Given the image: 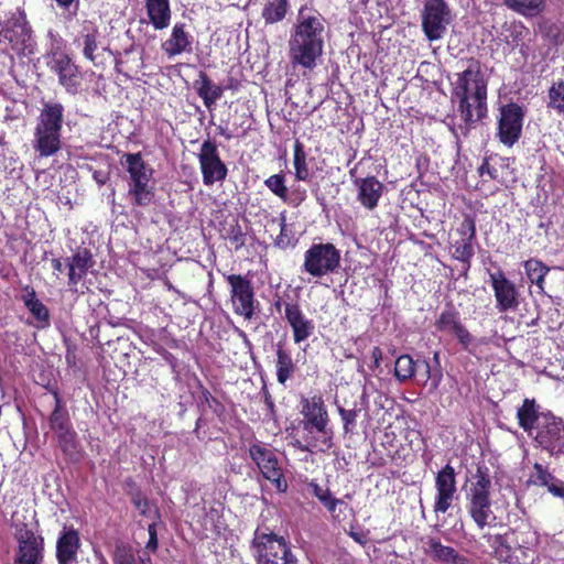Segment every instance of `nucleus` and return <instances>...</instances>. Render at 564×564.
I'll return each mask as SVG.
<instances>
[{
	"label": "nucleus",
	"instance_id": "1",
	"mask_svg": "<svg viewBox=\"0 0 564 564\" xmlns=\"http://www.w3.org/2000/svg\"><path fill=\"white\" fill-rule=\"evenodd\" d=\"M325 25L322 15L302 7L289 40V57L293 66L312 70L323 55Z\"/></svg>",
	"mask_w": 564,
	"mask_h": 564
},
{
	"label": "nucleus",
	"instance_id": "2",
	"mask_svg": "<svg viewBox=\"0 0 564 564\" xmlns=\"http://www.w3.org/2000/svg\"><path fill=\"white\" fill-rule=\"evenodd\" d=\"M491 487L492 484L488 469L484 466H478L475 475H473L466 497L468 513L481 530L496 520L491 509Z\"/></svg>",
	"mask_w": 564,
	"mask_h": 564
},
{
	"label": "nucleus",
	"instance_id": "3",
	"mask_svg": "<svg viewBox=\"0 0 564 564\" xmlns=\"http://www.w3.org/2000/svg\"><path fill=\"white\" fill-rule=\"evenodd\" d=\"M121 164L130 176L129 195L137 206H148L154 198L153 169L144 162L141 153H126Z\"/></svg>",
	"mask_w": 564,
	"mask_h": 564
},
{
	"label": "nucleus",
	"instance_id": "4",
	"mask_svg": "<svg viewBox=\"0 0 564 564\" xmlns=\"http://www.w3.org/2000/svg\"><path fill=\"white\" fill-rule=\"evenodd\" d=\"M252 552L257 564H297L290 542L275 533L256 531Z\"/></svg>",
	"mask_w": 564,
	"mask_h": 564
},
{
	"label": "nucleus",
	"instance_id": "5",
	"mask_svg": "<svg viewBox=\"0 0 564 564\" xmlns=\"http://www.w3.org/2000/svg\"><path fill=\"white\" fill-rule=\"evenodd\" d=\"M340 265V251L333 243H314L304 253L303 271L314 278L334 273Z\"/></svg>",
	"mask_w": 564,
	"mask_h": 564
},
{
	"label": "nucleus",
	"instance_id": "6",
	"mask_svg": "<svg viewBox=\"0 0 564 564\" xmlns=\"http://www.w3.org/2000/svg\"><path fill=\"white\" fill-rule=\"evenodd\" d=\"M421 19L424 35L433 42L444 37L453 22V14L445 0H425Z\"/></svg>",
	"mask_w": 564,
	"mask_h": 564
},
{
	"label": "nucleus",
	"instance_id": "7",
	"mask_svg": "<svg viewBox=\"0 0 564 564\" xmlns=\"http://www.w3.org/2000/svg\"><path fill=\"white\" fill-rule=\"evenodd\" d=\"M534 443L550 455L564 454V421L551 412L542 413L535 425Z\"/></svg>",
	"mask_w": 564,
	"mask_h": 564
},
{
	"label": "nucleus",
	"instance_id": "8",
	"mask_svg": "<svg viewBox=\"0 0 564 564\" xmlns=\"http://www.w3.org/2000/svg\"><path fill=\"white\" fill-rule=\"evenodd\" d=\"M249 455L258 466L262 476L269 480L279 492L288 489L283 470L274 448L264 443H254L249 447Z\"/></svg>",
	"mask_w": 564,
	"mask_h": 564
},
{
	"label": "nucleus",
	"instance_id": "9",
	"mask_svg": "<svg viewBox=\"0 0 564 564\" xmlns=\"http://www.w3.org/2000/svg\"><path fill=\"white\" fill-rule=\"evenodd\" d=\"M455 95L458 98H469L476 102L478 116L486 113L487 83L477 64H471L458 74L455 85Z\"/></svg>",
	"mask_w": 564,
	"mask_h": 564
},
{
	"label": "nucleus",
	"instance_id": "10",
	"mask_svg": "<svg viewBox=\"0 0 564 564\" xmlns=\"http://www.w3.org/2000/svg\"><path fill=\"white\" fill-rule=\"evenodd\" d=\"M225 278L230 286L234 313L246 319H251L258 306L251 280L241 274H226Z\"/></svg>",
	"mask_w": 564,
	"mask_h": 564
},
{
	"label": "nucleus",
	"instance_id": "11",
	"mask_svg": "<svg viewBox=\"0 0 564 564\" xmlns=\"http://www.w3.org/2000/svg\"><path fill=\"white\" fill-rule=\"evenodd\" d=\"M0 36L17 53H23L31 46L32 31L22 10L10 12L0 22Z\"/></svg>",
	"mask_w": 564,
	"mask_h": 564
},
{
	"label": "nucleus",
	"instance_id": "12",
	"mask_svg": "<svg viewBox=\"0 0 564 564\" xmlns=\"http://www.w3.org/2000/svg\"><path fill=\"white\" fill-rule=\"evenodd\" d=\"M302 422L304 431L312 434L316 431L322 434V443L326 449L332 446V432L327 429L328 413L321 397L303 400Z\"/></svg>",
	"mask_w": 564,
	"mask_h": 564
},
{
	"label": "nucleus",
	"instance_id": "13",
	"mask_svg": "<svg viewBox=\"0 0 564 564\" xmlns=\"http://www.w3.org/2000/svg\"><path fill=\"white\" fill-rule=\"evenodd\" d=\"M47 66L58 77V83L67 93L76 94L80 86V74L77 65L70 56L62 51L55 50L50 54Z\"/></svg>",
	"mask_w": 564,
	"mask_h": 564
},
{
	"label": "nucleus",
	"instance_id": "14",
	"mask_svg": "<svg viewBox=\"0 0 564 564\" xmlns=\"http://www.w3.org/2000/svg\"><path fill=\"white\" fill-rule=\"evenodd\" d=\"M198 162L205 185L210 186L226 178L227 166L221 161L216 144L210 140L203 142L198 153Z\"/></svg>",
	"mask_w": 564,
	"mask_h": 564
},
{
	"label": "nucleus",
	"instance_id": "15",
	"mask_svg": "<svg viewBox=\"0 0 564 564\" xmlns=\"http://www.w3.org/2000/svg\"><path fill=\"white\" fill-rule=\"evenodd\" d=\"M436 495L434 498L433 511L445 513L452 507L457 494L456 473L452 465H445L435 477Z\"/></svg>",
	"mask_w": 564,
	"mask_h": 564
},
{
	"label": "nucleus",
	"instance_id": "16",
	"mask_svg": "<svg viewBox=\"0 0 564 564\" xmlns=\"http://www.w3.org/2000/svg\"><path fill=\"white\" fill-rule=\"evenodd\" d=\"M524 113L517 104L501 107L498 121V138L505 145H513L520 138Z\"/></svg>",
	"mask_w": 564,
	"mask_h": 564
},
{
	"label": "nucleus",
	"instance_id": "17",
	"mask_svg": "<svg viewBox=\"0 0 564 564\" xmlns=\"http://www.w3.org/2000/svg\"><path fill=\"white\" fill-rule=\"evenodd\" d=\"M496 299V307L500 313L514 310L518 302V291L513 282L507 279L501 269L488 272Z\"/></svg>",
	"mask_w": 564,
	"mask_h": 564
},
{
	"label": "nucleus",
	"instance_id": "18",
	"mask_svg": "<svg viewBox=\"0 0 564 564\" xmlns=\"http://www.w3.org/2000/svg\"><path fill=\"white\" fill-rule=\"evenodd\" d=\"M19 550L15 564H40L43 555V539L28 529H21L17 533Z\"/></svg>",
	"mask_w": 564,
	"mask_h": 564
},
{
	"label": "nucleus",
	"instance_id": "19",
	"mask_svg": "<svg viewBox=\"0 0 564 564\" xmlns=\"http://www.w3.org/2000/svg\"><path fill=\"white\" fill-rule=\"evenodd\" d=\"M357 200L368 210H373L383 194L384 185L375 176L356 177Z\"/></svg>",
	"mask_w": 564,
	"mask_h": 564
},
{
	"label": "nucleus",
	"instance_id": "20",
	"mask_svg": "<svg viewBox=\"0 0 564 564\" xmlns=\"http://www.w3.org/2000/svg\"><path fill=\"white\" fill-rule=\"evenodd\" d=\"M285 319L293 330L294 343L300 344L313 335L315 325L297 304H285Z\"/></svg>",
	"mask_w": 564,
	"mask_h": 564
},
{
	"label": "nucleus",
	"instance_id": "21",
	"mask_svg": "<svg viewBox=\"0 0 564 564\" xmlns=\"http://www.w3.org/2000/svg\"><path fill=\"white\" fill-rule=\"evenodd\" d=\"M422 543L423 552L435 561L444 564H470L467 557L460 555L452 546L442 544L436 538H423Z\"/></svg>",
	"mask_w": 564,
	"mask_h": 564
},
{
	"label": "nucleus",
	"instance_id": "22",
	"mask_svg": "<svg viewBox=\"0 0 564 564\" xmlns=\"http://www.w3.org/2000/svg\"><path fill=\"white\" fill-rule=\"evenodd\" d=\"M161 48L169 58L192 52V36L185 30L184 23L174 24L170 36L162 42Z\"/></svg>",
	"mask_w": 564,
	"mask_h": 564
},
{
	"label": "nucleus",
	"instance_id": "23",
	"mask_svg": "<svg viewBox=\"0 0 564 564\" xmlns=\"http://www.w3.org/2000/svg\"><path fill=\"white\" fill-rule=\"evenodd\" d=\"M147 22L155 31H162L170 26L172 10L170 0H144Z\"/></svg>",
	"mask_w": 564,
	"mask_h": 564
},
{
	"label": "nucleus",
	"instance_id": "24",
	"mask_svg": "<svg viewBox=\"0 0 564 564\" xmlns=\"http://www.w3.org/2000/svg\"><path fill=\"white\" fill-rule=\"evenodd\" d=\"M80 541L78 532L64 528L56 543V556L59 564H73L76 562Z\"/></svg>",
	"mask_w": 564,
	"mask_h": 564
},
{
	"label": "nucleus",
	"instance_id": "25",
	"mask_svg": "<svg viewBox=\"0 0 564 564\" xmlns=\"http://www.w3.org/2000/svg\"><path fill=\"white\" fill-rule=\"evenodd\" d=\"M64 107L58 102L44 104L39 117L37 130L61 132Z\"/></svg>",
	"mask_w": 564,
	"mask_h": 564
},
{
	"label": "nucleus",
	"instance_id": "26",
	"mask_svg": "<svg viewBox=\"0 0 564 564\" xmlns=\"http://www.w3.org/2000/svg\"><path fill=\"white\" fill-rule=\"evenodd\" d=\"M543 412H539V406L534 399H524L522 405L517 411L519 425L530 435L535 430Z\"/></svg>",
	"mask_w": 564,
	"mask_h": 564
},
{
	"label": "nucleus",
	"instance_id": "27",
	"mask_svg": "<svg viewBox=\"0 0 564 564\" xmlns=\"http://www.w3.org/2000/svg\"><path fill=\"white\" fill-rule=\"evenodd\" d=\"M194 88L207 108L214 106L223 96V88L219 85L213 84L204 72L199 73V78L195 80Z\"/></svg>",
	"mask_w": 564,
	"mask_h": 564
},
{
	"label": "nucleus",
	"instance_id": "28",
	"mask_svg": "<svg viewBox=\"0 0 564 564\" xmlns=\"http://www.w3.org/2000/svg\"><path fill=\"white\" fill-rule=\"evenodd\" d=\"M91 265V257L87 250L78 251L68 259L67 267L69 269V284L76 285L87 273Z\"/></svg>",
	"mask_w": 564,
	"mask_h": 564
},
{
	"label": "nucleus",
	"instance_id": "29",
	"mask_svg": "<svg viewBox=\"0 0 564 564\" xmlns=\"http://www.w3.org/2000/svg\"><path fill=\"white\" fill-rule=\"evenodd\" d=\"M34 148L42 156L53 155L61 148V132L35 129Z\"/></svg>",
	"mask_w": 564,
	"mask_h": 564
},
{
	"label": "nucleus",
	"instance_id": "30",
	"mask_svg": "<svg viewBox=\"0 0 564 564\" xmlns=\"http://www.w3.org/2000/svg\"><path fill=\"white\" fill-rule=\"evenodd\" d=\"M484 539L491 549L492 556L501 563H507L512 557V549L507 536L502 534H485Z\"/></svg>",
	"mask_w": 564,
	"mask_h": 564
},
{
	"label": "nucleus",
	"instance_id": "31",
	"mask_svg": "<svg viewBox=\"0 0 564 564\" xmlns=\"http://www.w3.org/2000/svg\"><path fill=\"white\" fill-rule=\"evenodd\" d=\"M505 4L524 17H536L544 10V0H503Z\"/></svg>",
	"mask_w": 564,
	"mask_h": 564
},
{
	"label": "nucleus",
	"instance_id": "32",
	"mask_svg": "<svg viewBox=\"0 0 564 564\" xmlns=\"http://www.w3.org/2000/svg\"><path fill=\"white\" fill-rule=\"evenodd\" d=\"M52 429L58 434L63 445L70 446L74 442V433L69 431L67 420L64 414L59 411L58 406L53 411L51 419Z\"/></svg>",
	"mask_w": 564,
	"mask_h": 564
},
{
	"label": "nucleus",
	"instance_id": "33",
	"mask_svg": "<svg viewBox=\"0 0 564 564\" xmlns=\"http://www.w3.org/2000/svg\"><path fill=\"white\" fill-rule=\"evenodd\" d=\"M524 270L528 279L532 284H535L540 291L544 290V278L550 271L542 261L538 259H529L524 262Z\"/></svg>",
	"mask_w": 564,
	"mask_h": 564
},
{
	"label": "nucleus",
	"instance_id": "34",
	"mask_svg": "<svg viewBox=\"0 0 564 564\" xmlns=\"http://www.w3.org/2000/svg\"><path fill=\"white\" fill-rule=\"evenodd\" d=\"M288 8V0H270L262 9V18L268 24L280 22L285 18Z\"/></svg>",
	"mask_w": 564,
	"mask_h": 564
},
{
	"label": "nucleus",
	"instance_id": "35",
	"mask_svg": "<svg viewBox=\"0 0 564 564\" xmlns=\"http://www.w3.org/2000/svg\"><path fill=\"white\" fill-rule=\"evenodd\" d=\"M24 304L39 322L41 327H44L48 324V310L40 300L36 299L34 290H31L28 295L24 296Z\"/></svg>",
	"mask_w": 564,
	"mask_h": 564
},
{
	"label": "nucleus",
	"instance_id": "36",
	"mask_svg": "<svg viewBox=\"0 0 564 564\" xmlns=\"http://www.w3.org/2000/svg\"><path fill=\"white\" fill-rule=\"evenodd\" d=\"M420 365L422 362L414 361L410 355H402L395 360L394 376L400 382L406 381L414 376L415 369Z\"/></svg>",
	"mask_w": 564,
	"mask_h": 564
},
{
	"label": "nucleus",
	"instance_id": "37",
	"mask_svg": "<svg viewBox=\"0 0 564 564\" xmlns=\"http://www.w3.org/2000/svg\"><path fill=\"white\" fill-rule=\"evenodd\" d=\"M294 372V364L291 355L282 348L276 351V379L284 384Z\"/></svg>",
	"mask_w": 564,
	"mask_h": 564
},
{
	"label": "nucleus",
	"instance_id": "38",
	"mask_svg": "<svg viewBox=\"0 0 564 564\" xmlns=\"http://www.w3.org/2000/svg\"><path fill=\"white\" fill-rule=\"evenodd\" d=\"M502 35L509 45L516 47L529 35V30L521 22L513 21L505 25Z\"/></svg>",
	"mask_w": 564,
	"mask_h": 564
},
{
	"label": "nucleus",
	"instance_id": "39",
	"mask_svg": "<svg viewBox=\"0 0 564 564\" xmlns=\"http://www.w3.org/2000/svg\"><path fill=\"white\" fill-rule=\"evenodd\" d=\"M293 164L295 169V176L300 181H306L310 176L308 167L306 164V154L304 147L300 141L294 144V159Z\"/></svg>",
	"mask_w": 564,
	"mask_h": 564
},
{
	"label": "nucleus",
	"instance_id": "40",
	"mask_svg": "<svg viewBox=\"0 0 564 564\" xmlns=\"http://www.w3.org/2000/svg\"><path fill=\"white\" fill-rule=\"evenodd\" d=\"M459 111L462 119L467 126H471L484 117L478 116V111L476 110V102L469 98H459Z\"/></svg>",
	"mask_w": 564,
	"mask_h": 564
},
{
	"label": "nucleus",
	"instance_id": "41",
	"mask_svg": "<svg viewBox=\"0 0 564 564\" xmlns=\"http://www.w3.org/2000/svg\"><path fill=\"white\" fill-rule=\"evenodd\" d=\"M113 564H144L142 557H137L131 547L118 545L113 555Z\"/></svg>",
	"mask_w": 564,
	"mask_h": 564
},
{
	"label": "nucleus",
	"instance_id": "42",
	"mask_svg": "<svg viewBox=\"0 0 564 564\" xmlns=\"http://www.w3.org/2000/svg\"><path fill=\"white\" fill-rule=\"evenodd\" d=\"M462 325L457 314L453 311H444L441 313L436 321V326L442 332H449L454 334L456 329Z\"/></svg>",
	"mask_w": 564,
	"mask_h": 564
},
{
	"label": "nucleus",
	"instance_id": "43",
	"mask_svg": "<svg viewBox=\"0 0 564 564\" xmlns=\"http://www.w3.org/2000/svg\"><path fill=\"white\" fill-rule=\"evenodd\" d=\"M549 106L564 116V82L553 84L549 90Z\"/></svg>",
	"mask_w": 564,
	"mask_h": 564
},
{
	"label": "nucleus",
	"instance_id": "44",
	"mask_svg": "<svg viewBox=\"0 0 564 564\" xmlns=\"http://www.w3.org/2000/svg\"><path fill=\"white\" fill-rule=\"evenodd\" d=\"M84 31H86V33L83 34V54L87 59L94 62L95 52L98 48V31L97 29H93L91 31H89L86 28L84 29Z\"/></svg>",
	"mask_w": 564,
	"mask_h": 564
},
{
	"label": "nucleus",
	"instance_id": "45",
	"mask_svg": "<svg viewBox=\"0 0 564 564\" xmlns=\"http://www.w3.org/2000/svg\"><path fill=\"white\" fill-rule=\"evenodd\" d=\"M265 186L278 197L286 200L288 187L284 184V176L281 174H274L264 181Z\"/></svg>",
	"mask_w": 564,
	"mask_h": 564
},
{
	"label": "nucleus",
	"instance_id": "46",
	"mask_svg": "<svg viewBox=\"0 0 564 564\" xmlns=\"http://www.w3.org/2000/svg\"><path fill=\"white\" fill-rule=\"evenodd\" d=\"M473 241H466V240H457L454 243V257L456 260L469 263L470 259L474 256V249L471 246Z\"/></svg>",
	"mask_w": 564,
	"mask_h": 564
},
{
	"label": "nucleus",
	"instance_id": "47",
	"mask_svg": "<svg viewBox=\"0 0 564 564\" xmlns=\"http://www.w3.org/2000/svg\"><path fill=\"white\" fill-rule=\"evenodd\" d=\"M457 232L462 240L473 241L476 236L475 221L470 217H466L459 225Z\"/></svg>",
	"mask_w": 564,
	"mask_h": 564
},
{
	"label": "nucleus",
	"instance_id": "48",
	"mask_svg": "<svg viewBox=\"0 0 564 564\" xmlns=\"http://www.w3.org/2000/svg\"><path fill=\"white\" fill-rule=\"evenodd\" d=\"M338 412L344 423V431L346 433L352 432L356 426L358 411L356 409L346 410L339 406Z\"/></svg>",
	"mask_w": 564,
	"mask_h": 564
},
{
	"label": "nucleus",
	"instance_id": "49",
	"mask_svg": "<svg viewBox=\"0 0 564 564\" xmlns=\"http://www.w3.org/2000/svg\"><path fill=\"white\" fill-rule=\"evenodd\" d=\"M534 470V482L536 485L547 487L554 480V477L541 464H535Z\"/></svg>",
	"mask_w": 564,
	"mask_h": 564
},
{
	"label": "nucleus",
	"instance_id": "50",
	"mask_svg": "<svg viewBox=\"0 0 564 564\" xmlns=\"http://www.w3.org/2000/svg\"><path fill=\"white\" fill-rule=\"evenodd\" d=\"M460 345L464 347V349H469V346L474 341V337L465 328V326L460 325L456 332L454 333Z\"/></svg>",
	"mask_w": 564,
	"mask_h": 564
},
{
	"label": "nucleus",
	"instance_id": "51",
	"mask_svg": "<svg viewBox=\"0 0 564 564\" xmlns=\"http://www.w3.org/2000/svg\"><path fill=\"white\" fill-rule=\"evenodd\" d=\"M479 175L485 181L496 180L498 177V171L491 166L487 159L484 160L481 165L478 167Z\"/></svg>",
	"mask_w": 564,
	"mask_h": 564
},
{
	"label": "nucleus",
	"instance_id": "52",
	"mask_svg": "<svg viewBox=\"0 0 564 564\" xmlns=\"http://www.w3.org/2000/svg\"><path fill=\"white\" fill-rule=\"evenodd\" d=\"M229 240L236 250L240 249L245 245V235L239 226L231 229Z\"/></svg>",
	"mask_w": 564,
	"mask_h": 564
},
{
	"label": "nucleus",
	"instance_id": "53",
	"mask_svg": "<svg viewBox=\"0 0 564 564\" xmlns=\"http://www.w3.org/2000/svg\"><path fill=\"white\" fill-rule=\"evenodd\" d=\"M324 507L332 513L336 511L337 506L344 505V501L337 498H334L330 491L324 496L323 499L319 500Z\"/></svg>",
	"mask_w": 564,
	"mask_h": 564
},
{
	"label": "nucleus",
	"instance_id": "54",
	"mask_svg": "<svg viewBox=\"0 0 564 564\" xmlns=\"http://www.w3.org/2000/svg\"><path fill=\"white\" fill-rule=\"evenodd\" d=\"M422 365L425 369L426 379L431 380L432 387L436 389L442 380V373L440 371L432 373L431 367L427 361L423 360Z\"/></svg>",
	"mask_w": 564,
	"mask_h": 564
},
{
	"label": "nucleus",
	"instance_id": "55",
	"mask_svg": "<svg viewBox=\"0 0 564 564\" xmlns=\"http://www.w3.org/2000/svg\"><path fill=\"white\" fill-rule=\"evenodd\" d=\"M280 228H281V231H280V235L278 236L276 240H275V245L281 247V248H284L289 245L290 240H289V237L286 235V224H285V217H282L280 219Z\"/></svg>",
	"mask_w": 564,
	"mask_h": 564
},
{
	"label": "nucleus",
	"instance_id": "56",
	"mask_svg": "<svg viewBox=\"0 0 564 564\" xmlns=\"http://www.w3.org/2000/svg\"><path fill=\"white\" fill-rule=\"evenodd\" d=\"M149 541L145 545L147 550L154 552L158 549V536L155 524H150L148 528Z\"/></svg>",
	"mask_w": 564,
	"mask_h": 564
},
{
	"label": "nucleus",
	"instance_id": "57",
	"mask_svg": "<svg viewBox=\"0 0 564 564\" xmlns=\"http://www.w3.org/2000/svg\"><path fill=\"white\" fill-rule=\"evenodd\" d=\"M133 505L137 507V509L140 510L142 514H145L148 511V500L140 495H135L132 498Z\"/></svg>",
	"mask_w": 564,
	"mask_h": 564
},
{
	"label": "nucleus",
	"instance_id": "58",
	"mask_svg": "<svg viewBox=\"0 0 564 564\" xmlns=\"http://www.w3.org/2000/svg\"><path fill=\"white\" fill-rule=\"evenodd\" d=\"M349 536L357 543L366 545L368 543L367 535L364 532L350 531Z\"/></svg>",
	"mask_w": 564,
	"mask_h": 564
},
{
	"label": "nucleus",
	"instance_id": "59",
	"mask_svg": "<svg viewBox=\"0 0 564 564\" xmlns=\"http://www.w3.org/2000/svg\"><path fill=\"white\" fill-rule=\"evenodd\" d=\"M549 491L554 496L564 498V487L562 485H556L553 481L547 486Z\"/></svg>",
	"mask_w": 564,
	"mask_h": 564
},
{
	"label": "nucleus",
	"instance_id": "60",
	"mask_svg": "<svg viewBox=\"0 0 564 564\" xmlns=\"http://www.w3.org/2000/svg\"><path fill=\"white\" fill-rule=\"evenodd\" d=\"M311 487H312L313 495H314L318 500L323 499V498H324V496H326V495H327V492L329 491L328 489H324V488H322V487H321L319 485H317V484H312V485H311Z\"/></svg>",
	"mask_w": 564,
	"mask_h": 564
},
{
	"label": "nucleus",
	"instance_id": "61",
	"mask_svg": "<svg viewBox=\"0 0 564 564\" xmlns=\"http://www.w3.org/2000/svg\"><path fill=\"white\" fill-rule=\"evenodd\" d=\"M371 357L375 361V365L376 366H379L380 364V360L382 359V351L379 347H373L372 351H371Z\"/></svg>",
	"mask_w": 564,
	"mask_h": 564
},
{
	"label": "nucleus",
	"instance_id": "62",
	"mask_svg": "<svg viewBox=\"0 0 564 564\" xmlns=\"http://www.w3.org/2000/svg\"><path fill=\"white\" fill-rule=\"evenodd\" d=\"M301 451H310V447H316V443L312 440L307 441V445H302L300 442L296 444Z\"/></svg>",
	"mask_w": 564,
	"mask_h": 564
},
{
	"label": "nucleus",
	"instance_id": "63",
	"mask_svg": "<svg viewBox=\"0 0 564 564\" xmlns=\"http://www.w3.org/2000/svg\"><path fill=\"white\" fill-rule=\"evenodd\" d=\"M52 268L54 271H57V272H63V270H64V265L61 262V260H58V259L52 260Z\"/></svg>",
	"mask_w": 564,
	"mask_h": 564
},
{
	"label": "nucleus",
	"instance_id": "64",
	"mask_svg": "<svg viewBox=\"0 0 564 564\" xmlns=\"http://www.w3.org/2000/svg\"><path fill=\"white\" fill-rule=\"evenodd\" d=\"M94 178L97 183L99 184H105L106 183V180H107V176L101 173V172H95L94 173Z\"/></svg>",
	"mask_w": 564,
	"mask_h": 564
}]
</instances>
